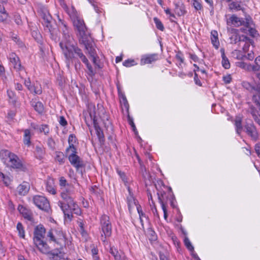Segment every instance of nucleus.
Listing matches in <instances>:
<instances>
[{
	"instance_id": "f257e3e1",
	"label": "nucleus",
	"mask_w": 260,
	"mask_h": 260,
	"mask_svg": "<svg viewBox=\"0 0 260 260\" xmlns=\"http://www.w3.org/2000/svg\"><path fill=\"white\" fill-rule=\"evenodd\" d=\"M71 192L72 190L70 188L61 190L60 196L64 202H58V205L63 211L65 217L70 220L73 217V213L78 215L81 213L80 208L71 197Z\"/></svg>"
},
{
	"instance_id": "f03ea898",
	"label": "nucleus",
	"mask_w": 260,
	"mask_h": 260,
	"mask_svg": "<svg viewBox=\"0 0 260 260\" xmlns=\"http://www.w3.org/2000/svg\"><path fill=\"white\" fill-rule=\"evenodd\" d=\"M59 20L61 22L63 27L62 28L63 31V37L62 40L59 43V45L66 59L70 60L72 59L73 53L70 48L72 46L74 45L73 44V38L70 36L66 24L62 22L61 20Z\"/></svg>"
},
{
	"instance_id": "7ed1b4c3",
	"label": "nucleus",
	"mask_w": 260,
	"mask_h": 260,
	"mask_svg": "<svg viewBox=\"0 0 260 260\" xmlns=\"http://www.w3.org/2000/svg\"><path fill=\"white\" fill-rule=\"evenodd\" d=\"M45 232V228L42 225L39 224L35 228L34 233V243L42 253H48L49 250V246L43 240Z\"/></svg>"
},
{
	"instance_id": "20e7f679",
	"label": "nucleus",
	"mask_w": 260,
	"mask_h": 260,
	"mask_svg": "<svg viewBox=\"0 0 260 260\" xmlns=\"http://www.w3.org/2000/svg\"><path fill=\"white\" fill-rule=\"evenodd\" d=\"M0 155L2 157L5 156L6 157L11 167L22 171H25L26 170L25 166L23 164L21 160L15 154L7 150H2L0 152Z\"/></svg>"
},
{
	"instance_id": "39448f33",
	"label": "nucleus",
	"mask_w": 260,
	"mask_h": 260,
	"mask_svg": "<svg viewBox=\"0 0 260 260\" xmlns=\"http://www.w3.org/2000/svg\"><path fill=\"white\" fill-rule=\"evenodd\" d=\"M47 236L50 242H52L60 247L66 244L65 233L59 228L51 229L48 232Z\"/></svg>"
},
{
	"instance_id": "423d86ee",
	"label": "nucleus",
	"mask_w": 260,
	"mask_h": 260,
	"mask_svg": "<svg viewBox=\"0 0 260 260\" xmlns=\"http://www.w3.org/2000/svg\"><path fill=\"white\" fill-rule=\"evenodd\" d=\"M100 226L101 229V240L104 243H107V238L111 237L112 234V225L109 217L103 215L100 218Z\"/></svg>"
},
{
	"instance_id": "0eeeda50",
	"label": "nucleus",
	"mask_w": 260,
	"mask_h": 260,
	"mask_svg": "<svg viewBox=\"0 0 260 260\" xmlns=\"http://www.w3.org/2000/svg\"><path fill=\"white\" fill-rule=\"evenodd\" d=\"M92 103H89L88 106V113L89 116L91 121L94 123L96 120V118L98 117L101 118H106L107 119L108 123L111 126L110 122L108 120L107 116H105V110L102 105L98 104V111H95V107Z\"/></svg>"
},
{
	"instance_id": "6e6552de",
	"label": "nucleus",
	"mask_w": 260,
	"mask_h": 260,
	"mask_svg": "<svg viewBox=\"0 0 260 260\" xmlns=\"http://www.w3.org/2000/svg\"><path fill=\"white\" fill-rule=\"evenodd\" d=\"M74 26L78 32L79 39H86L89 37V34L87 32V28L85 25L84 22L78 17H76L73 20Z\"/></svg>"
},
{
	"instance_id": "1a4fd4ad",
	"label": "nucleus",
	"mask_w": 260,
	"mask_h": 260,
	"mask_svg": "<svg viewBox=\"0 0 260 260\" xmlns=\"http://www.w3.org/2000/svg\"><path fill=\"white\" fill-rule=\"evenodd\" d=\"M8 58L14 68L19 72L20 76L23 78L26 72L24 68L21 66L18 56L14 52H11L9 54Z\"/></svg>"
},
{
	"instance_id": "9d476101",
	"label": "nucleus",
	"mask_w": 260,
	"mask_h": 260,
	"mask_svg": "<svg viewBox=\"0 0 260 260\" xmlns=\"http://www.w3.org/2000/svg\"><path fill=\"white\" fill-rule=\"evenodd\" d=\"M79 42L85 46V49L92 58L93 63L95 65H98L96 63L97 55L96 54L95 50L92 44L89 41V37H87L86 39H79Z\"/></svg>"
},
{
	"instance_id": "9b49d317",
	"label": "nucleus",
	"mask_w": 260,
	"mask_h": 260,
	"mask_svg": "<svg viewBox=\"0 0 260 260\" xmlns=\"http://www.w3.org/2000/svg\"><path fill=\"white\" fill-rule=\"evenodd\" d=\"M34 203L39 209L48 211L50 208V205L48 200L41 196H35L33 198Z\"/></svg>"
},
{
	"instance_id": "f8f14e48",
	"label": "nucleus",
	"mask_w": 260,
	"mask_h": 260,
	"mask_svg": "<svg viewBox=\"0 0 260 260\" xmlns=\"http://www.w3.org/2000/svg\"><path fill=\"white\" fill-rule=\"evenodd\" d=\"M230 31L231 34L230 37V43L231 44H237L239 47L240 48L241 41H243V39H245V36L240 35L238 33V29L235 28H231Z\"/></svg>"
},
{
	"instance_id": "ddd939ff",
	"label": "nucleus",
	"mask_w": 260,
	"mask_h": 260,
	"mask_svg": "<svg viewBox=\"0 0 260 260\" xmlns=\"http://www.w3.org/2000/svg\"><path fill=\"white\" fill-rule=\"evenodd\" d=\"M72 153L69 156V160L72 166H73L77 170L80 168L84 167V164L83 160L79 156L76 155V150H71Z\"/></svg>"
},
{
	"instance_id": "4468645a",
	"label": "nucleus",
	"mask_w": 260,
	"mask_h": 260,
	"mask_svg": "<svg viewBox=\"0 0 260 260\" xmlns=\"http://www.w3.org/2000/svg\"><path fill=\"white\" fill-rule=\"evenodd\" d=\"M156 188L157 190V194L158 196V199L164 212V218L166 219L167 218L168 215L167 207L165 204L166 198V190H164L163 188H161V187H160V188H158V187L156 186Z\"/></svg>"
},
{
	"instance_id": "2eb2a0df",
	"label": "nucleus",
	"mask_w": 260,
	"mask_h": 260,
	"mask_svg": "<svg viewBox=\"0 0 260 260\" xmlns=\"http://www.w3.org/2000/svg\"><path fill=\"white\" fill-rule=\"evenodd\" d=\"M252 25V21L250 17H247L246 18V24L245 27H246V29L241 28L240 30L241 31L248 33L252 37H255L257 34V31L251 27Z\"/></svg>"
},
{
	"instance_id": "dca6fc26",
	"label": "nucleus",
	"mask_w": 260,
	"mask_h": 260,
	"mask_svg": "<svg viewBox=\"0 0 260 260\" xmlns=\"http://www.w3.org/2000/svg\"><path fill=\"white\" fill-rule=\"evenodd\" d=\"M227 24L234 27H239L241 25L245 26L246 21H245L242 18H240L235 15H233L227 20Z\"/></svg>"
},
{
	"instance_id": "f3484780",
	"label": "nucleus",
	"mask_w": 260,
	"mask_h": 260,
	"mask_svg": "<svg viewBox=\"0 0 260 260\" xmlns=\"http://www.w3.org/2000/svg\"><path fill=\"white\" fill-rule=\"evenodd\" d=\"M157 59L158 55L157 54H146L142 56L140 63L141 65L151 63Z\"/></svg>"
},
{
	"instance_id": "a211bd4d",
	"label": "nucleus",
	"mask_w": 260,
	"mask_h": 260,
	"mask_svg": "<svg viewBox=\"0 0 260 260\" xmlns=\"http://www.w3.org/2000/svg\"><path fill=\"white\" fill-rule=\"evenodd\" d=\"M127 189L129 192V195L127 197V204L128 210L129 212H131V210L135 206L137 207V205H140L138 204V201L135 199L134 197L133 196L130 187H128Z\"/></svg>"
},
{
	"instance_id": "6ab92c4d",
	"label": "nucleus",
	"mask_w": 260,
	"mask_h": 260,
	"mask_svg": "<svg viewBox=\"0 0 260 260\" xmlns=\"http://www.w3.org/2000/svg\"><path fill=\"white\" fill-rule=\"evenodd\" d=\"M18 209L25 219L29 221H33L32 214L29 210L21 205L18 206Z\"/></svg>"
},
{
	"instance_id": "aec40b11",
	"label": "nucleus",
	"mask_w": 260,
	"mask_h": 260,
	"mask_svg": "<svg viewBox=\"0 0 260 260\" xmlns=\"http://www.w3.org/2000/svg\"><path fill=\"white\" fill-rule=\"evenodd\" d=\"M29 184L28 183L24 182L17 187V191L19 195L25 196L29 190Z\"/></svg>"
},
{
	"instance_id": "412c9836",
	"label": "nucleus",
	"mask_w": 260,
	"mask_h": 260,
	"mask_svg": "<svg viewBox=\"0 0 260 260\" xmlns=\"http://www.w3.org/2000/svg\"><path fill=\"white\" fill-rule=\"evenodd\" d=\"M70 48L71 49V51L72 52V53H73L72 58H73L74 57V52L75 54H76L78 56V57L81 59V60L83 62L87 61V58L83 54L80 48H79L77 47H76L74 45L72 46Z\"/></svg>"
},
{
	"instance_id": "4be33fe9",
	"label": "nucleus",
	"mask_w": 260,
	"mask_h": 260,
	"mask_svg": "<svg viewBox=\"0 0 260 260\" xmlns=\"http://www.w3.org/2000/svg\"><path fill=\"white\" fill-rule=\"evenodd\" d=\"M34 137V131H24L23 143L27 147L31 145V140Z\"/></svg>"
},
{
	"instance_id": "5701e85b",
	"label": "nucleus",
	"mask_w": 260,
	"mask_h": 260,
	"mask_svg": "<svg viewBox=\"0 0 260 260\" xmlns=\"http://www.w3.org/2000/svg\"><path fill=\"white\" fill-rule=\"evenodd\" d=\"M109 252L114 256L115 260H127L124 256L121 255L117 249L114 246L110 247Z\"/></svg>"
},
{
	"instance_id": "b1692460",
	"label": "nucleus",
	"mask_w": 260,
	"mask_h": 260,
	"mask_svg": "<svg viewBox=\"0 0 260 260\" xmlns=\"http://www.w3.org/2000/svg\"><path fill=\"white\" fill-rule=\"evenodd\" d=\"M46 190L48 192L51 194L54 195L56 193L53 180L50 179L46 181Z\"/></svg>"
},
{
	"instance_id": "393cba45",
	"label": "nucleus",
	"mask_w": 260,
	"mask_h": 260,
	"mask_svg": "<svg viewBox=\"0 0 260 260\" xmlns=\"http://www.w3.org/2000/svg\"><path fill=\"white\" fill-rule=\"evenodd\" d=\"M211 41L214 47L216 49H218L219 46V42L218 39V33L216 30L211 31Z\"/></svg>"
},
{
	"instance_id": "a878e982",
	"label": "nucleus",
	"mask_w": 260,
	"mask_h": 260,
	"mask_svg": "<svg viewBox=\"0 0 260 260\" xmlns=\"http://www.w3.org/2000/svg\"><path fill=\"white\" fill-rule=\"evenodd\" d=\"M31 106L39 114H42L44 111V106L42 103L38 101H32Z\"/></svg>"
},
{
	"instance_id": "bb28decb",
	"label": "nucleus",
	"mask_w": 260,
	"mask_h": 260,
	"mask_svg": "<svg viewBox=\"0 0 260 260\" xmlns=\"http://www.w3.org/2000/svg\"><path fill=\"white\" fill-rule=\"evenodd\" d=\"M45 254H49L50 259L52 260H58L60 257V254H61V252L58 249L53 251H50V248H49L48 252Z\"/></svg>"
},
{
	"instance_id": "cd10ccee",
	"label": "nucleus",
	"mask_w": 260,
	"mask_h": 260,
	"mask_svg": "<svg viewBox=\"0 0 260 260\" xmlns=\"http://www.w3.org/2000/svg\"><path fill=\"white\" fill-rule=\"evenodd\" d=\"M243 41H241V45L243 50L246 52L249 50L250 45L252 44V41L247 37L245 36V39H243Z\"/></svg>"
},
{
	"instance_id": "c85d7f7f",
	"label": "nucleus",
	"mask_w": 260,
	"mask_h": 260,
	"mask_svg": "<svg viewBox=\"0 0 260 260\" xmlns=\"http://www.w3.org/2000/svg\"><path fill=\"white\" fill-rule=\"evenodd\" d=\"M220 52L221 53V57H222V65L224 68L225 69H228L230 68V63L228 58L226 57L224 53V49H221Z\"/></svg>"
},
{
	"instance_id": "c756f323",
	"label": "nucleus",
	"mask_w": 260,
	"mask_h": 260,
	"mask_svg": "<svg viewBox=\"0 0 260 260\" xmlns=\"http://www.w3.org/2000/svg\"><path fill=\"white\" fill-rule=\"evenodd\" d=\"M68 142L69 143V147L67 149V151L74 150V151H75V150H76L74 146V144L76 142L75 136H73V135H70L68 139Z\"/></svg>"
},
{
	"instance_id": "7c9ffc66",
	"label": "nucleus",
	"mask_w": 260,
	"mask_h": 260,
	"mask_svg": "<svg viewBox=\"0 0 260 260\" xmlns=\"http://www.w3.org/2000/svg\"><path fill=\"white\" fill-rule=\"evenodd\" d=\"M45 154V151L41 146H37L35 151V155L37 159H41L43 158Z\"/></svg>"
},
{
	"instance_id": "2f4dec72",
	"label": "nucleus",
	"mask_w": 260,
	"mask_h": 260,
	"mask_svg": "<svg viewBox=\"0 0 260 260\" xmlns=\"http://www.w3.org/2000/svg\"><path fill=\"white\" fill-rule=\"evenodd\" d=\"M59 184L60 187V189L61 190H64L66 189L70 188V185L67 182V180L65 179L64 177H61L59 179Z\"/></svg>"
},
{
	"instance_id": "473e14b6",
	"label": "nucleus",
	"mask_w": 260,
	"mask_h": 260,
	"mask_svg": "<svg viewBox=\"0 0 260 260\" xmlns=\"http://www.w3.org/2000/svg\"><path fill=\"white\" fill-rule=\"evenodd\" d=\"M55 159L59 164H63L64 162L65 157L64 154L60 151L56 152Z\"/></svg>"
},
{
	"instance_id": "72a5a7b5",
	"label": "nucleus",
	"mask_w": 260,
	"mask_h": 260,
	"mask_svg": "<svg viewBox=\"0 0 260 260\" xmlns=\"http://www.w3.org/2000/svg\"><path fill=\"white\" fill-rule=\"evenodd\" d=\"M120 101L125 109L128 111L129 109V105L126 100V96L122 93H119Z\"/></svg>"
},
{
	"instance_id": "f704fd0d",
	"label": "nucleus",
	"mask_w": 260,
	"mask_h": 260,
	"mask_svg": "<svg viewBox=\"0 0 260 260\" xmlns=\"http://www.w3.org/2000/svg\"><path fill=\"white\" fill-rule=\"evenodd\" d=\"M93 133H94V134H95L97 136L101 144H102L104 141H105V138H104V134L103 133V131H90L91 135H93Z\"/></svg>"
},
{
	"instance_id": "c9c22d12",
	"label": "nucleus",
	"mask_w": 260,
	"mask_h": 260,
	"mask_svg": "<svg viewBox=\"0 0 260 260\" xmlns=\"http://www.w3.org/2000/svg\"><path fill=\"white\" fill-rule=\"evenodd\" d=\"M32 91H30L32 92H34L36 94H40L42 92V89L41 85L37 82L34 84V86H32Z\"/></svg>"
},
{
	"instance_id": "e433bc0d",
	"label": "nucleus",
	"mask_w": 260,
	"mask_h": 260,
	"mask_svg": "<svg viewBox=\"0 0 260 260\" xmlns=\"http://www.w3.org/2000/svg\"><path fill=\"white\" fill-rule=\"evenodd\" d=\"M175 12L178 16L183 15L185 13L184 8L178 4L175 5Z\"/></svg>"
},
{
	"instance_id": "4c0bfd02",
	"label": "nucleus",
	"mask_w": 260,
	"mask_h": 260,
	"mask_svg": "<svg viewBox=\"0 0 260 260\" xmlns=\"http://www.w3.org/2000/svg\"><path fill=\"white\" fill-rule=\"evenodd\" d=\"M229 6L230 10H235L236 11L242 10V7L238 2H233L229 4Z\"/></svg>"
},
{
	"instance_id": "58836bf2",
	"label": "nucleus",
	"mask_w": 260,
	"mask_h": 260,
	"mask_svg": "<svg viewBox=\"0 0 260 260\" xmlns=\"http://www.w3.org/2000/svg\"><path fill=\"white\" fill-rule=\"evenodd\" d=\"M17 230L18 232L19 236L20 238H24L25 231L22 224L20 222H18L17 224Z\"/></svg>"
},
{
	"instance_id": "ea45409f",
	"label": "nucleus",
	"mask_w": 260,
	"mask_h": 260,
	"mask_svg": "<svg viewBox=\"0 0 260 260\" xmlns=\"http://www.w3.org/2000/svg\"><path fill=\"white\" fill-rule=\"evenodd\" d=\"M153 20L157 28L161 31H164L165 28L161 21L157 17H154Z\"/></svg>"
},
{
	"instance_id": "a19ab883",
	"label": "nucleus",
	"mask_w": 260,
	"mask_h": 260,
	"mask_svg": "<svg viewBox=\"0 0 260 260\" xmlns=\"http://www.w3.org/2000/svg\"><path fill=\"white\" fill-rule=\"evenodd\" d=\"M43 19L47 23V26L48 27L49 24L52 19L51 15L49 14L47 11H46L42 15Z\"/></svg>"
},
{
	"instance_id": "79ce46f5",
	"label": "nucleus",
	"mask_w": 260,
	"mask_h": 260,
	"mask_svg": "<svg viewBox=\"0 0 260 260\" xmlns=\"http://www.w3.org/2000/svg\"><path fill=\"white\" fill-rule=\"evenodd\" d=\"M88 1L93 6L95 11L96 13H100L102 12L101 9L99 7L98 3L96 1V0H88Z\"/></svg>"
},
{
	"instance_id": "37998d69",
	"label": "nucleus",
	"mask_w": 260,
	"mask_h": 260,
	"mask_svg": "<svg viewBox=\"0 0 260 260\" xmlns=\"http://www.w3.org/2000/svg\"><path fill=\"white\" fill-rule=\"evenodd\" d=\"M83 62L86 64V67L88 69V74L89 76H90L91 77H93L95 74V72L93 71L92 66L89 64L88 59H87L86 62Z\"/></svg>"
},
{
	"instance_id": "c03bdc74",
	"label": "nucleus",
	"mask_w": 260,
	"mask_h": 260,
	"mask_svg": "<svg viewBox=\"0 0 260 260\" xmlns=\"http://www.w3.org/2000/svg\"><path fill=\"white\" fill-rule=\"evenodd\" d=\"M83 62L86 64V67L88 69V74L89 76H90L91 77H93L95 74V72L93 71L92 66L89 64L88 59H87L86 62Z\"/></svg>"
},
{
	"instance_id": "a18cd8bd",
	"label": "nucleus",
	"mask_w": 260,
	"mask_h": 260,
	"mask_svg": "<svg viewBox=\"0 0 260 260\" xmlns=\"http://www.w3.org/2000/svg\"><path fill=\"white\" fill-rule=\"evenodd\" d=\"M184 244L188 249V250L193 252L194 250V248L193 246L191 245V243L188 238H185L184 240Z\"/></svg>"
},
{
	"instance_id": "49530a36",
	"label": "nucleus",
	"mask_w": 260,
	"mask_h": 260,
	"mask_svg": "<svg viewBox=\"0 0 260 260\" xmlns=\"http://www.w3.org/2000/svg\"><path fill=\"white\" fill-rule=\"evenodd\" d=\"M235 125L239 129L242 128V118L240 116H236L235 119Z\"/></svg>"
},
{
	"instance_id": "de8ad7c7",
	"label": "nucleus",
	"mask_w": 260,
	"mask_h": 260,
	"mask_svg": "<svg viewBox=\"0 0 260 260\" xmlns=\"http://www.w3.org/2000/svg\"><path fill=\"white\" fill-rule=\"evenodd\" d=\"M247 135L250 137L253 140H256L258 138L257 131H246Z\"/></svg>"
},
{
	"instance_id": "09e8293b",
	"label": "nucleus",
	"mask_w": 260,
	"mask_h": 260,
	"mask_svg": "<svg viewBox=\"0 0 260 260\" xmlns=\"http://www.w3.org/2000/svg\"><path fill=\"white\" fill-rule=\"evenodd\" d=\"M150 206L154 215L157 217H159V215L153 200H152V203L150 202Z\"/></svg>"
},
{
	"instance_id": "8fccbe9b",
	"label": "nucleus",
	"mask_w": 260,
	"mask_h": 260,
	"mask_svg": "<svg viewBox=\"0 0 260 260\" xmlns=\"http://www.w3.org/2000/svg\"><path fill=\"white\" fill-rule=\"evenodd\" d=\"M137 64L134 59H127L123 62V65L126 67H131Z\"/></svg>"
},
{
	"instance_id": "3c124183",
	"label": "nucleus",
	"mask_w": 260,
	"mask_h": 260,
	"mask_svg": "<svg viewBox=\"0 0 260 260\" xmlns=\"http://www.w3.org/2000/svg\"><path fill=\"white\" fill-rule=\"evenodd\" d=\"M192 6L196 10L199 11L202 9V6L198 0H192Z\"/></svg>"
},
{
	"instance_id": "603ef678",
	"label": "nucleus",
	"mask_w": 260,
	"mask_h": 260,
	"mask_svg": "<svg viewBox=\"0 0 260 260\" xmlns=\"http://www.w3.org/2000/svg\"><path fill=\"white\" fill-rule=\"evenodd\" d=\"M137 210L139 214V218H145L146 219H147L146 214L143 212L140 205L137 206Z\"/></svg>"
},
{
	"instance_id": "864d4df0",
	"label": "nucleus",
	"mask_w": 260,
	"mask_h": 260,
	"mask_svg": "<svg viewBox=\"0 0 260 260\" xmlns=\"http://www.w3.org/2000/svg\"><path fill=\"white\" fill-rule=\"evenodd\" d=\"M175 57L178 61L180 62L179 64V67H180L181 66V64L184 62L183 54L181 52H178L176 54Z\"/></svg>"
},
{
	"instance_id": "5fc2aeb1",
	"label": "nucleus",
	"mask_w": 260,
	"mask_h": 260,
	"mask_svg": "<svg viewBox=\"0 0 260 260\" xmlns=\"http://www.w3.org/2000/svg\"><path fill=\"white\" fill-rule=\"evenodd\" d=\"M8 17V15L6 11L3 13H0V22H4L6 21Z\"/></svg>"
},
{
	"instance_id": "6e6d98bb",
	"label": "nucleus",
	"mask_w": 260,
	"mask_h": 260,
	"mask_svg": "<svg viewBox=\"0 0 260 260\" xmlns=\"http://www.w3.org/2000/svg\"><path fill=\"white\" fill-rule=\"evenodd\" d=\"M242 85L244 88L249 90L253 89V87L251 86V85L249 82L246 81H243L242 83Z\"/></svg>"
},
{
	"instance_id": "4d7b16f0",
	"label": "nucleus",
	"mask_w": 260,
	"mask_h": 260,
	"mask_svg": "<svg viewBox=\"0 0 260 260\" xmlns=\"http://www.w3.org/2000/svg\"><path fill=\"white\" fill-rule=\"evenodd\" d=\"M255 63L256 66L253 67L255 70H258L260 69V56L257 57L255 59Z\"/></svg>"
},
{
	"instance_id": "13d9d810",
	"label": "nucleus",
	"mask_w": 260,
	"mask_h": 260,
	"mask_svg": "<svg viewBox=\"0 0 260 260\" xmlns=\"http://www.w3.org/2000/svg\"><path fill=\"white\" fill-rule=\"evenodd\" d=\"M223 80L226 84L230 83L232 81V77L230 75H227L223 77Z\"/></svg>"
},
{
	"instance_id": "bf43d9fd",
	"label": "nucleus",
	"mask_w": 260,
	"mask_h": 260,
	"mask_svg": "<svg viewBox=\"0 0 260 260\" xmlns=\"http://www.w3.org/2000/svg\"><path fill=\"white\" fill-rule=\"evenodd\" d=\"M59 123L62 126H65L67 124V121L63 116H60L59 118Z\"/></svg>"
},
{
	"instance_id": "052dcab7",
	"label": "nucleus",
	"mask_w": 260,
	"mask_h": 260,
	"mask_svg": "<svg viewBox=\"0 0 260 260\" xmlns=\"http://www.w3.org/2000/svg\"><path fill=\"white\" fill-rule=\"evenodd\" d=\"M98 248H95V247H93L92 249H91V253H92V258H93V260L94 259V257H99L97 254L98 253Z\"/></svg>"
},
{
	"instance_id": "680f3d73",
	"label": "nucleus",
	"mask_w": 260,
	"mask_h": 260,
	"mask_svg": "<svg viewBox=\"0 0 260 260\" xmlns=\"http://www.w3.org/2000/svg\"><path fill=\"white\" fill-rule=\"evenodd\" d=\"M48 145L51 149H53L54 148L55 143L52 139H48Z\"/></svg>"
},
{
	"instance_id": "e2e57ef3",
	"label": "nucleus",
	"mask_w": 260,
	"mask_h": 260,
	"mask_svg": "<svg viewBox=\"0 0 260 260\" xmlns=\"http://www.w3.org/2000/svg\"><path fill=\"white\" fill-rule=\"evenodd\" d=\"M24 84H25V85L27 87V88L30 91H32V86H31V83L29 79L28 80H25Z\"/></svg>"
},
{
	"instance_id": "0e129e2a",
	"label": "nucleus",
	"mask_w": 260,
	"mask_h": 260,
	"mask_svg": "<svg viewBox=\"0 0 260 260\" xmlns=\"http://www.w3.org/2000/svg\"><path fill=\"white\" fill-rule=\"evenodd\" d=\"M166 14L169 15L171 18H175V15L171 12V10L169 8H167L164 10Z\"/></svg>"
},
{
	"instance_id": "69168bd1",
	"label": "nucleus",
	"mask_w": 260,
	"mask_h": 260,
	"mask_svg": "<svg viewBox=\"0 0 260 260\" xmlns=\"http://www.w3.org/2000/svg\"><path fill=\"white\" fill-rule=\"evenodd\" d=\"M255 150L257 156L260 158V143L255 145Z\"/></svg>"
},
{
	"instance_id": "338daca9",
	"label": "nucleus",
	"mask_w": 260,
	"mask_h": 260,
	"mask_svg": "<svg viewBox=\"0 0 260 260\" xmlns=\"http://www.w3.org/2000/svg\"><path fill=\"white\" fill-rule=\"evenodd\" d=\"M190 58L194 62H197L199 60L198 57L194 54H190Z\"/></svg>"
},
{
	"instance_id": "774afa93",
	"label": "nucleus",
	"mask_w": 260,
	"mask_h": 260,
	"mask_svg": "<svg viewBox=\"0 0 260 260\" xmlns=\"http://www.w3.org/2000/svg\"><path fill=\"white\" fill-rule=\"evenodd\" d=\"M159 258L160 260H170L167 256L161 253L159 254Z\"/></svg>"
}]
</instances>
